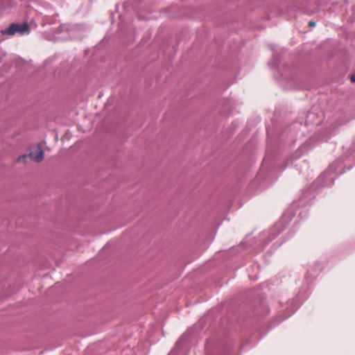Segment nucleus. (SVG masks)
Returning <instances> with one entry per match:
<instances>
[{
  "label": "nucleus",
  "instance_id": "nucleus-1",
  "mask_svg": "<svg viewBox=\"0 0 355 355\" xmlns=\"http://www.w3.org/2000/svg\"><path fill=\"white\" fill-rule=\"evenodd\" d=\"M29 29L28 24L24 22L21 24H12L8 28L1 31L3 35H13L15 33L24 34Z\"/></svg>",
  "mask_w": 355,
  "mask_h": 355
},
{
  "label": "nucleus",
  "instance_id": "nucleus-2",
  "mask_svg": "<svg viewBox=\"0 0 355 355\" xmlns=\"http://www.w3.org/2000/svg\"><path fill=\"white\" fill-rule=\"evenodd\" d=\"M27 156H28L31 159L40 162L44 158V151L40 146H37L35 149L31 150L28 155H24L23 156L19 157L17 158V161L20 162Z\"/></svg>",
  "mask_w": 355,
  "mask_h": 355
},
{
  "label": "nucleus",
  "instance_id": "nucleus-3",
  "mask_svg": "<svg viewBox=\"0 0 355 355\" xmlns=\"http://www.w3.org/2000/svg\"><path fill=\"white\" fill-rule=\"evenodd\" d=\"M350 79L352 83H355V73L351 76Z\"/></svg>",
  "mask_w": 355,
  "mask_h": 355
},
{
  "label": "nucleus",
  "instance_id": "nucleus-4",
  "mask_svg": "<svg viewBox=\"0 0 355 355\" xmlns=\"http://www.w3.org/2000/svg\"><path fill=\"white\" fill-rule=\"evenodd\" d=\"M309 26H315V23L314 21H310L309 22Z\"/></svg>",
  "mask_w": 355,
  "mask_h": 355
}]
</instances>
